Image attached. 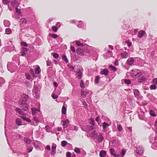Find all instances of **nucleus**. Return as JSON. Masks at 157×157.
Returning <instances> with one entry per match:
<instances>
[{"mask_svg":"<svg viewBox=\"0 0 157 157\" xmlns=\"http://www.w3.org/2000/svg\"><path fill=\"white\" fill-rule=\"evenodd\" d=\"M131 75L133 77L136 76L139 77L141 75V74L138 69H132L131 72Z\"/></svg>","mask_w":157,"mask_h":157,"instance_id":"1","label":"nucleus"},{"mask_svg":"<svg viewBox=\"0 0 157 157\" xmlns=\"http://www.w3.org/2000/svg\"><path fill=\"white\" fill-rule=\"evenodd\" d=\"M41 71L40 69H30V72L34 77H36V74H39Z\"/></svg>","mask_w":157,"mask_h":157,"instance_id":"2","label":"nucleus"},{"mask_svg":"<svg viewBox=\"0 0 157 157\" xmlns=\"http://www.w3.org/2000/svg\"><path fill=\"white\" fill-rule=\"evenodd\" d=\"M136 153L140 155H142L144 153V150L142 146L138 147L136 151Z\"/></svg>","mask_w":157,"mask_h":157,"instance_id":"3","label":"nucleus"},{"mask_svg":"<svg viewBox=\"0 0 157 157\" xmlns=\"http://www.w3.org/2000/svg\"><path fill=\"white\" fill-rule=\"evenodd\" d=\"M77 71H74L75 72H76V75L77 77L79 79H80L82 78V73L81 72L79 69H77Z\"/></svg>","mask_w":157,"mask_h":157,"instance_id":"4","label":"nucleus"},{"mask_svg":"<svg viewBox=\"0 0 157 157\" xmlns=\"http://www.w3.org/2000/svg\"><path fill=\"white\" fill-rule=\"evenodd\" d=\"M98 133L97 132L95 131H94L92 132L90 135V137L92 139H96L97 137Z\"/></svg>","mask_w":157,"mask_h":157,"instance_id":"5","label":"nucleus"},{"mask_svg":"<svg viewBox=\"0 0 157 157\" xmlns=\"http://www.w3.org/2000/svg\"><path fill=\"white\" fill-rule=\"evenodd\" d=\"M76 52L78 55L81 56H83L84 55V51L81 48H78L76 50Z\"/></svg>","mask_w":157,"mask_h":157,"instance_id":"6","label":"nucleus"},{"mask_svg":"<svg viewBox=\"0 0 157 157\" xmlns=\"http://www.w3.org/2000/svg\"><path fill=\"white\" fill-rule=\"evenodd\" d=\"M97 137V140L99 142H101L104 140V138L101 133H100Z\"/></svg>","mask_w":157,"mask_h":157,"instance_id":"7","label":"nucleus"},{"mask_svg":"<svg viewBox=\"0 0 157 157\" xmlns=\"http://www.w3.org/2000/svg\"><path fill=\"white\" fill-rule=\"evenodd\" d=\"M11 5L13 7H17L19 6V3L16 0H12Z\"/></svg>","mask_w":157,"mask_h":157,"instance_id":"8","label":"nucleus"},{"mask_svg":"<svg viewBox=\"0 0 157 157\" xmlns=\"http://www.w3.org/2000/svg\"><path fill=\"white\" fill-rule=\"evenodd\" d=\"M28 49L26 48H22L21 51V56H24L27 53Z\"/></svg>","mask_w":157,"mask_h":157,"instance_id":"9","label":"nucleus"},{"mask_svg":"<svg viewBox=\"0 0 157 157\" xmlns=\"http://www.w3.org/2000/svg\"><path fill=\"white\" fill-rule=\"evenodd\" d=\"M109 72V71L108 69H103L100 72V74L101 75H104L105 76H107L108 75Z\"/></svg>","mask_w":157,"mask_h":157,"instance_id":"10","label":"nucleus"},{"mask_svg":"<svg viewBox=\"0 0 157 157\" xmlns=\"http://www.w3.org/2000/svg\"><path fill=\"white\" fill-rule=\"evenodd\" d=\"M121 56L123 58H127L128 57V52L125 51L121 54Z\"/></svg>","mask_w":157,"mask_h":157,"instance_id":"11","label":"nucleus"},{"mask_svg":"<svg viewBox=\"0 0 157 157\" xmlns=\"http://www.w3.org/2000/svg\"><path fill=\"white\" fill-rule=\"evenodd\" d=\"M63 127L64 128H66L68 125L69 123V121L68 119H67L65 121H63Z\"/></svg>","mask_w":157,"mask_h":157,"instance_id":"12","label":"nucleus"},{"mask_svg":"<svg viewBox=\"0 0 157 157\" xmlns=\"http://www.w3.org/2000/svg\"><path fill=\"white\" fill-rule=\"evenodd\" d=\"M145 33V32L143 30H140L138 32V36L140 38L142 37L144 34Z\"/></svg>","mask_w":157,"mask_h":157,"instance_id":"13","label":"nucleus"},{"mask_svg":"<svg viewBox=\"0 0 157 157\" xmlns=\"http://www.w3.org/2000/svg\"><path fill=\"white\" fill-rule=\"evenodd\" d=\"M56 146L55 145V146H53L52 147V152H51V155H54L56 153Z\"/></svg>","mask_w":157,"mask_h":157,"instance_id":"14","label":"nucleus"},{"mask_svg":"<svg viewBox=\"0 0 157 157\" xmlns=\"http://www.w3.org/2000/svg\"><path fill=\"white\" fill-rule=\"evenodd\" d=\"M134 93L135 97L137 98L139 97L140 94L139 91L137 89L134 90Z\"/></svg>","mask_w":157,"mask_h":157,"instance_id":"15","label":"nucleus"},{"mask_svg":"<svg viewBox=\"0 0 157 157\" xmlns=\"http://www.w3.org/2000/svg\"><path fill=\"white\" fill-rule=\"evenodd\" d=\"M139 117L140 119L142 120H145L144 113L143 112L138 114Z\"/></svg>","mask_w":157,"mask_h":157,"instance_id":"16","label":"nucleus"},{"mask_svg":"<svg viewBox=\"0 0 157 157\" xmlns=\"http://www.w3.org/2000/svg\"><path fill=\"white\" fill-rule=\"evenodd\" d=\"M127 62L128 64L132 65L133 63L134 59L132 58H129L127 60Z\"/></svg>","mask_w":157,"mask_h":157,"instance_id":"17","label":"nucleus"},{"mask_svg":"<svg viewBox=\"0 0 157 157\" xmlns=\"http://www.w3.org/2000/svg\"><path fill=\"white\" fill-rule=\"evenodd\" d=\"M15 111L18 113H19V114H21V115H25V113H24L23 111H22L20 108H17L16 109H15Z\"/></svg>","mask_w":157,"mask_h":157,"instance_id":"18","label":"nucleus"},{"mask_svg":"<svg viewBox=\"0 0 157 157\" xmlns=\"http://www.w3.org/2000/svg\"><path fill=\"white\" fill-rule=\"evenodd\" d=\"M106 152L104 151H101L100 152L99 155L101 157H104L106 155Z\"/></svg>","mask_w":157,"mask_h":157,"instance_id":"19","label":"nucleus"},{"mask_svg":"<svg viewBox=\"0 0 157 157\" xmlns=\"http://www.w3.org/2000/svg\"><path fill=\"white\" fill-rule=\"evenodd\" d=\"M110 154L114 157H117V155L115 154V150L113 148H111L110 149Z\"/></svg>","mask_w":157,"mask_h":157,"instance_id":"20","label":"nucleus"},{"mask_svg":"<svg viewBox=\"0 0 157 157\" xmlns=\"http://www.w3.org/2000/svg\"><path fill=\"white\" fill-rule=\"evenodd\" d=\"M24 141L28 144H30L31 142V140L26 137L24 138Z\"/></svg>","mask_w":157,"mask_h":157,"instance_id":"21","label":"nucleus"},{"mask_svg":"<svg viewBox=\"0 0 157 157\" xmlns=\"http://www.w3.org/2000/svg\"><path fill=\"white\" fill-rule=\"evenodd\" d=\"M87 93L86 91H85L83 90H82L81 91V94L82 97L83 98H85L86 96Z\"/></svg>","mask_w":157,"mask_h":157,"instance_id":"22","label":"nucleus"},{"mask_svg":"<svg viewBox=\"0 0 157 157\" xmlns=\"http://www.w3.org/2000/svg\"><path fill=\"white\" fill-rule=\"evenodd\" d=\"M28 105L25 103L23 105V107H22V109L24 111H26L28 109Z\"/></svg>","mask_w":157,"mask_h":157,"instance_id":"23","label":"nucleus"},{"mask_svg":"<svg viewBox=\"0 0 157 157\" xmlns=\"http://www.w3.org/2000/svg\"><path fill=\"white\" fill-rule=\"evenodd\" d=\"M109 126V125L107 123H106L105 122H104L103 123V128L105 131H106V130H105V129L107 127H108Z\"/></svg>","mask_w":157,"mask_h":157,"instance_id":"24","label":"nucleus"},{"mask_svg":"<svg viewBox=\"0 0 157 157\" xmlns=\"http://www.w3.org/2000/svg\"><path fill=\"white\" fill-rule=\"evenodd\" d=\"M16 122L17 125L19 126L21 125V121L20 118H17L16 120Z\"/></svg>","mask_w":157,"mask_h":157,"instance_id":"25","label":"nucleus"},{"mask_svg":"<svg viewBox=\"0 0 157 157\" xmlns=\"http://www.w3.org/2000/svg\"><path fill=\"white\" fill-rule=\"evenodd\" d=\"M25 101H24L23 100H20L18 102V103L20 105V107H23L25 103Z\"/></svg>","mask_w":157,"mask_h":157,"instance_id":"26","label":"nucleus"},{"mask_svg":"<svg viewBox=\"0 0 157 157\" xmlns=\"http://www.w3.org/2000/svg\"><path fill=\"white\" fill-rule=\"evenodd\" d=\"M20 22L22 24H25L27 23L26 19L24 18H22L20 19Z\"/></svg>","mask_w":157,"mask_h":157,"instance_id":"27","label":"nucleus"},{"mask_svg":"<svg viewBox=\"0 0 157 157\" xmlns=\"http://www.w3.org/2000/svg\"><path fill=\"white\" fill-rule=\"evenodd\" d=\"M10 0H2V3L4 5H7L10 2Z\"/></svg>","mask_w":157,"mask_h":157,"instance_id":"28","label":"nucleus"},{"mask_svg":"<svg viewBox=\"0 0 157 157\" xmlns=\"http://www.w3.org/2000/svg\"><path fill=\"white\" fill-rule=\"evenodd\" d=\"M21 117L23 119L24 121H27V122H30L31 121V120L30 119L24 116H22Z\"/></svg>","mask_w":157,"mask_h":157,"instance_id":"29","label":"nucleus"},{"mask_svg":"<svg viewBox=\"0 0 157 157\" xmlns=\"http://www.w3.org/2000/svg\"><path fill=\"white\" fill-rule=\"evenodd\" d=\"M75 43L76 45L78 46L82 47L83 45V44L82 43H81L79 41H76Z\"/></svg>","mask_w":157,"mask_h":157,"instance_id":"30","label":"nucleus"},{"mask_svg":"<svg viewBox=\"0 0 157 157\" xmlns=\"http://www.w3.org/2000/svg\"><path fill=\"white\" fill-rule=\"evenodd\" d=\"M60 26V24H59V26L58 27H57L55 26H53L52 27V31L54 32H56L59 28Z\"/></svg>","mask_w":157,"mask_h":157,"instance_id":"31","label":"nucleus"},{"mask_svg":"<svg viewBox=\"0 0 157 157\" xmlns=\"http://www.w3.org/2000/svg\"><path fill=\"white\" fill-rule=\"evenodd\" d=\"M62 112L64 114H66V108L64 106H63L62 107Z\"/></svg>","mask_w":157,"mask_h":157,"instance_id":"32","label":"nucleus"},{"mask_svg":"<svg viewBox=\"0 0 157 157\" xmlns=\"http://www.w3.org/2000/svg\"><path fill=\"white\" fill-rule=\"evenodd\" d=\"M100 78L99 76H97L95 77L94 82L95 84H97L98 83Z\"/></svg>","mask_w":157,"mask_h":157,"instance_id":"33","label":"nucleus"},{"mask_svg":"<svg viewBox=\"0 0 157 157\" xmlns=\"http://www.w3.org/2000/svg\"><path fill=\"white\" fill-rule=\"evenodd\" d=\"M5 32L7 34L9 35L11 33V31L10 28H7L5 30Z\"/></svg>","mask_w":157,"mask_h":157,"instance_id":"34","label":"nucleus"},{"mask_svg":"<svg viewBox=\"0 0 157 157\" xmlns=\"http://www.w3.org/2000/svg\"><path fill=\"white\" fill-rule=\"evenodd\" d=\"M67 144V142L66 141L64 140L61 142V145L63 147L66 146Z\"/></svg>","mask_w":157,"mask_h":157,"instance_id":"35","label":"nucleus"},{"mask_svg":"<svg viewBox=\"0 0 157 157\" xmlns=\"http://www.w3.org/2000/svg\"><path fill=\"white\" fill-rule=\"evenodd\" d=\"M32 113L33 115H35L37 111H40V110L36 109L33 108L32 109Z\"/></svg>","mask_w":157,"mask_h":157,"instance_id":"36","label":"nucleus"},{"mask_svg":"<svg viewBox=\"0 0 157 157\" xmlns=\"http://www.w3.org/2000/svg\"><path fill=\"white\" fill-rule=\"evenodd\" d=\"M63 59L66 63H67L68 62V60L65 55H63L62 56Z\"/></svg>","mask_w":157,"mask_h":157,"instance_id":"37","label":"nucleus"},{"mask_svg":"<svg viewBox=\"0 0 157 157\" xmlns=\"http://www.w3.org/2000/svg\"><path fill=\"white\" fill-rule=\"evenodd\" d=\"M49 35L51 37L54 39L56 38L58 36V35L56 34H49Z\"/></svg>","mask_w":157,"mask_h":157,"instance_id":"38","label":"nucleus"},{"mask_svg":"<svg viewBox=\"0 0 157 157\" xmlns=\"http://www.w3.org/2000/svg\"><path fill=\"white\" fill-rule=\"evenodd\" d=\"M74 151L77 154H79L80 153V151L79 148L76 147L75 148Z\"/></svg>","mask_w":157,"mask_h":157,"instance_id":"39","label":"nucleus"},{"mask_svg":"<svg viewBox=\"0 0 157 157\" xmlns=\"http://www.w3.org/2000/svg\"><path fill=\"white\" fill-rule=\"evenodd\" d=\"M117 129L120 132L122 131L123 130V128L121 125V124L118 125H117Z\"/></svg>","mask_w":157,"mask_h":157,"instance_id":"40","label":"nucleus"},{"mask_svg":"<svg viewBox=\"0 0 157 157\" xmlns=\"http://www.w3.org/2000/svg\"><path fill=\"white\" fill-rule=\"evenodd\" d=\"M156 88V86L154 84L150 86V88L151 90H155Z\"/></svg>","mask_w":157,"mask_h":157,"instance_id":"41","label":"nucleus"},{"mask_svg":"<svg viewBox=\"0 0 157 157\" xmlns=\"http://www.w3.org/2000/svg\"><path fill=\"white\" fill-rule=\"evenodd\" d=\"M90 123L93 125H94V121L93 118H91L90 120Z\"/></svg>","mask_w":157,"mask_h":157,"instance_id":"42","label":"nucleus"},{"mask_svg":"<svg viewBox=\"0 0 157 157\" xmlns=\"http://www.w3.org/2000/svg\"><path fill=\"white\" fill-rule=\"evenodd\" d=\"M146 80V79L144 78H142L139 79L138 82L141 83L142 82H145Z\"/></svg>","mask_w":157,"mask_h":157,"instance_id":"43","label":"nucleus"},{"mask_svg":"<svg viewBox=\"0 0 157 157\" xmlns=\"http://www.w3.org/2000/svg\"><path fill=\"white\" fill-rule=\"evenodd\" d=\"M53 56L54 58L56 59H58L59 57V55L58 54L56 53H54L53 54Z\"/></svg>","mask_w":157,"mask_h":157,"instance_id":"44","label":"nucleus"},{"mask_svg":"<svg viewBox=\"0 0 157 157\" xmlns=\"http://www.w3.org/2000/svg\"><path fill=\"white\" fill-rule=\"evenodd\" d=\"M33 148V147L31 146H29L28 148V152H31L32 151Z\"/></svg>","mask_w":157,"mask_h":157,"instance_id":"45","label":"nucleus"},{"mask_svg":"<svg viewBox=\"0 0 157 157\" xmlns=\"http://www.w3.org/2000/svg\"><path fill=\"white\" fill-rule=\"evenodd\" d=\"M28 99V96L27 95H25L24 96V98L22 99L24 101L26 102L27 101Z\"/></svg>","mask_w":157,"mask_h":157,"instance_id":"46","label":"nucleus"},{"mask_svg":"<svg viewBox=\"0 0 157 157\" xmlns=\"http://www.w3.org/2000/svg\"><path fill=\"white\" fill-rule=\"evenodd\" d=\"M124 82L127 84H129L131 83V81L129 79H125Z\"/></svg>","mask_w":157,"mask_h":157,"instance_id":"47","label":"nucleus"},{"mask_svg":"<svg viewBox=\"0 0 157 157\" xmlns=\"http://www.w3.org/2000/svg\"><path fill=\"white\" fill-rule=\"evenodd\" d=\"M150 115L153 117H155L156 116V115L155 114L154 112L152 110L150 111Z\"/></svg>","mask_w":157,"mask_h":157,"instance_id":"48","label":"nucleus"},{"mask_svg":"<svg viewBox=\"0 0 157 157\" xmlns=\"http://www.w3.org/2000/svg\"><path fill=\"white\" fill-rule=\"evenodd\" d=\"M87 128L89 130H93L94 129V128L90 125H88L87 126Z\"/></svg>","mask_w":157,"mask_h":157,"instance_id":"49","label":"nucleus"},{"mask_svg":"<svg viewBox=\"0 0 157 157\" xmlns=\"http://www.w3.org/2000/svg\"><path fill=\"white\" fill-rule=\"evenodd\" d=\"M152 83L154 85H157V78L154 79L152 81Z\"/></svg>","mask_w":157,"mask_h":157,"instance_id":"50","label":"nucleus"},{"mask_svg":"<svg viewBox=\"0 0 157 157\" xmlns=\"http://www.w3.org/2000/svg\"><path fill=\"white\" fill-rule=\"evenodd\" d=\"M127 44V45L128 47H129L131 46L132 45V43L130 41H126L125 42Z\"/></svg>","mask_w":157,"mask_h":157,"instance_id":"51","label":"nucleus"},{"mask_svg":"<svg viewBox=\"0 0 157 157\" xmlns=\"http://www.w3.org/2000/svg\"><path fill=\"white\" fill-rule=\"evenodd\" d=\"M25 77L28 80H30V77L29 74L28 73H26L25 74Z\"/></svg>","mask_w":157,"mask_h":157,"instance_id":"52","label":"nucleus"},{"mask_svg":"<svg viewBox=\"0 0 157 157\" xmlns=\"http://www.w3.org/2000/svg\"><path fill=\"white\" fill-rule=\"evenodd\" d=\"M80 86L82 88H83L84 87V82L82 80L81 81Z\"/></svg>","mask_w":157,"mask_h":157,"instance_id":"53","label":"nucleus"},{"mask_svg":"<svg viewBox=\"0 0 157 157\" xmlns=\"http://www.w3.org/2000/svg\"><path fill=\"white\" fill-rule=\"evenodd\" d=\"M71 49L73 52H75V47L74 46H71Z\"/></svg>","mask_w":157,"mask_h":157,"instance_id":"54","label":"nucleus"},{"mask_svg":"<svg viewBox=\"0 0 157 157\" xmlns=\"http://www.w3.org/2000/svg\"><path fill=\"white\" fill-rule=\"evenodd\" d=\"M52 97L54 99H56L58 97V96L57 95H56L54 94H52Z\"/></svg>","mask_w":157,"mask_h":157,"instance_id":"55","label":"nucleus"},{"mask_svg":"<svg viewBox=\"0 0 157 157\" xmlns=\"http://www.w3.org/2000/svg\"><path fill=\"white\" fill-rule=\"evenodd\" d=\"M21 45L27 47V44L25 42H21Z\"/></svg>","mask_w":157,"mask_h":157,"instance_id":"56","label":"nucleus"},{"mask_svg":"<svg viewBox=\"0 0 157 157\" xmlns=\"http://www.w3.org/2000/svg\"><path fill=\"white\" fill-rule=\"evenodd\" d=\"M46 130L47 132H49L50 131V128L48 126H45Z\"/></svg>","mask_w":157,"mask_h":157,"instance_id":"57","label":"nucleus"},{"mask_svg":"<svg viewBox=\"0 0 157 157\" xmlns=\"http://www.w3.org/2000/svg\"><path fill=\"white\" fill-rule=\"evenodd\" d=\"M125 153V151L124 150H122L121 152L122 156H123Z\"/></svg>","mask_w":157,"mask_h":157,"instance_id":"58","label":"nucleus"},{"mask_svg":"<svg viewBox=\"0 0 157 157\" xmlns=\"http://www.w3.org/2000/svg\"><path fill=\"white\" fill-rule=\"evenodd\" d=\"M16 12L19 13H21V10L20 9H18V8H17V7H16Z\"/></svg>","mask_w":157,"mask_h":157,"instance_id":"59","label":"nucleus"},{"mask_svg":"<svg viewBox=\"0 0 157 157\" xmlns=\"http://www.w3.org/2000/svg\"><path fill=\"white\" fill-rule=\"evenodd\" d=\"M67 157H71V153L69 152H68L66 154Z\"/></svg>","mask_w":157,"mask_h":157,"instance_id":"60","label":"nucleus"},{"mask_svg":"<svg viewBox=\"0 0 157 157\" xmlns=\"http://www.w3.org/2000/svg\"><path fill=\"white\" fill-rule=\"evenodd\" d=\"M34 120L36 122V123H38L39 122L38 119L36 117H35L34 118Z\"/></svg>","mask_w":157,"mask_h":157,"instance_id":"61","label":"nucleus"},{"mask_svg":"<svg viewBox=\"0 0 157 157\" xmlns=\"http://www.w3.org/2000/svg\"><path fill=\"white\" fill-rule=\"evenodd\" d=\"M0 81L2 82V83H4L5 82V81L2 78H0Z\"/></svg>","mask_w":157,"mask_h":157,"instance_id":"62","label":"nucleus"},{"mask_svg":"<svg viewBox=\"0 0 157 157\" xmlns=\"http://www.w3.org/2000/svg\"><path fill=\"white\" fill-rule=\"evenodd\" d=\"M46 148L48 150H50V147L49 145H47L46 147Z\"/></svg>","mask_w":157,"mask_h":157,"instance_id":"63","label":"nucleus"},{"mask_svg":"<svg viewBox=\"0 0 157 157\" xmlns=\"http://www.w3.org/2000/svg\"><path fill=\"white\" fill-rule=\"evenodd\" d=\"M52 64V63L51 62L48 61L47 62V66H51Z\"/></svg>","mask_w":157,"mask_h":157,"instance_id":"64","label":"nucleus"}]
</instances>
